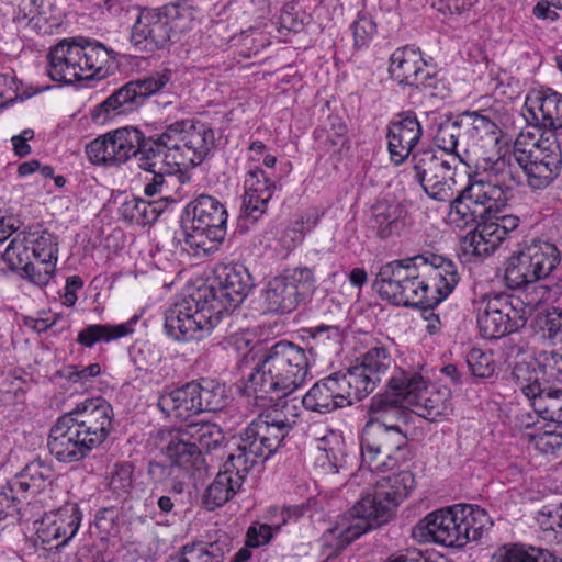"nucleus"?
Wrapping results in <instances>:
<instances>
[{
  "instance_id": "nucleus-1",
  "label": "nucleus",
  "mask_w": 562,
  "mask_h": 562,
  "mask_svg": "<svg viewBox=\"0 0 562 562\" xmlns=\"http://www.w3.org/2000/svg\"><path fill=\"white\" fill-rule=\"evenodd\" d=\"M458 282L454 262L427 254L383 265L374 288L383 300L394 305L431 308L445 300Z\"/></svg>"
},
{
  "instance_id": "nucleus-2",
  "label": "nucleus",
  "mask_w": 562,
  "mask_h": 562,
  "mask_svg": "<svg viewBox=\"0 0 562 562\" xmlns=\"http://www.w3.org/2000/svg\"><path fill=\"white\" fill-rule=\"evenodd\" d=\"M521 139L518 135L510 153L482 159L479 166L482 172L469 176V183L450 204L449 215L453 222L468 225L498 213L506 205L509 192L522 180L519 166Z\"/></svg>"
},
{
  "instance_id": "nucleus-3",
  "label": "nucleus",
  "mask_w": 562,
  "mask_h": 562,
  "mask_svg": "<svg viewBox=\"0 0 562 562\" xmlns=\"http://www.w3.org/2000/svg\"><path fill=\"white\" fill-rule=\"evenodd\" d=\"M414 487V474L405 469L378 480L372 492L363 495L335 527L324 533L323 547L331 550L328 557L336 555L360 536L387 522Z\"/></svg>"
},
{
  "instance_id": "nucleus-4",
  "label": "nucleus",
  "mask_w": 562,
  "mask_h": 562,
  "mask_svg": "<svg viewBox=\"0 0 562 562\" xmlns=\"http://www.w3.org/2000/svg\"><path fill=\"white\" fill-rule=\"evenodd\" d=\"M414 487V474L405 469L378 480L372 492L363 495L335 527L324 533L323 547L331 550L328 557L336 555L360 536L387 522Z\"/></svg>"
},
{
  "instance_id": "nucleus-5",
  "label": "nucleus",
  "mask_w": 562,
  "mask_h": 562,
  "mask_svg": "<svg viewBox=\"0 0 562 562\" xmlns=\"http://www.w3.org/2000/svg\"><path fill=\"white\" fill-rule=\"evenodd\" d=\"M137 151L138 167L144 171H156L167 167V172H180L184 182L188 176L183 169L201 165L215 145L213 130L204 122L181 120L166 126L162 133L145 136Z\"/></svg>"
},
{
  "instance_id": "nucleus-6",
  "label": "nucleus",
  "mask_w": 562,
  "mask_h": 562,
  "mask_svg": "<svg viewBox=\"0 0 562 562\" xmlns=\"http://www.w3.org/2000/svg\"><path fill=\"white\" fill-rule=\"evenodd\" d=\"M113 408L103 397H91L63 414L49 430L47 447L59 461L72 463L101 446L113 429Z\"/></svg>"
},
{
  "instance_id": "nucleus-7",
  "label": "nucleus",
  "mask_w": 562,
  "mask_h": 562,
  "mask_svg": "<svg viewBox=\"0 0 562 562\" xmlns=\"http://www.w3.org/2000/svg\"><path fill=\"white\" fill-rule=\"evenodd\" d=\"M313 362L312 349L280 340L266 350L248 375L243 394L259 404L273 396L288 397L306 382Z\"/></svg>"
},
{
  "instance_id": "nucleus-8",
  "label": "nucleus",
  "mask_w": 562,
  "mask_h": 562,
  "mask_svg": "<svg viewBox=\"0 0 562 562\" xmlns=\"http://www.w3.org/2000/svg\"><path fill=\"white\" fill-rule=\"evenodd\" d=\"M113 50L83 36L60 40L47 54V74L56 82L71 85L103 79L113 61Z\"/></svg>"
},
{
  "instance_id": "nucleus-9",
  "label": "nucleus",
  "mask_w": 562,
  "mask_h": 562,
  "mask_svg": "<svg viewBox=\"0 0 562 562\" xmlns=\"http://www.w3.org/2000/svg\"><path fill=\"white\" fill-rule=\"evenodd\" d=\"M487 522V514L480 506L456 504L427 514L413 528L412 536L420 542L463 548L481 538Z\"/></svg>"
},
{
  "instance_id": "nucleus-10",
  "label": "nucleus",
  "mask_w": 562,
  "mask_h": 562,
  "mask_svg": "<svg viewBox=\"0 0 562 562\" xmlns=\"http://www.w3.org/2000/svg\"><path fill=\"white\" fill-rule=\"evenodd\" d=\"M189 220L183 224V249L191 256L214 254L226 237L227 211L214 196L201 194L186 207Z\"/></svg>"
},
{
  "instance_id": "nucleus-11",
  "label": "nucleus",
  "mask_w": 562,
  "mask_h": 562,
  "mask_svg": "<svg viewBox=\"0 0 562 562\" xmlns=\"http://www.w3.org/2000/svg\"><path fill=\"white\" fill-rule=\"evenodd\" d=\"M414 179L424 192L438 202H451L462 189L458 188V169L464 164L459 154L440 151L432 147L418 148L409 158Z\"/></svg>"
},
{
  "instance_id": "nucleus-12",
  "label": "nucleus",
  "mask_w": 562,
  "mask_h": 562,
  "mask_svg": "<svg viewBox=\"0 0 562 562\" xmlns=\"http://www.w3.org/2000/svg\"><path fill=\"white\" fill-rule=\"evenodd\" d=\"M519 166L527 186L532 191L547 189L560 175L562 153L553 132L543 133L539 138L530 132L520 133Z\"/></svg>"
},
{
  "instance_id": "nucleus-13",
  "label": "nucleus",
  "mask_w": 562,
  "mask_h": 562,
  "mask_svg": "<svg viewBox=\"0 0 562 562\" xmlns=\"http://www.w3.org/2000/svg\"><path fill=\"white\" fill-rule=\"evenodd\" d=\"M199 290L175 303L165 313L166 334L177 341L200 340L209 336L222 315Z\"/></svg>"
},
{
  "instance_id": "nucleus-14",
  "label": "nucleus",
  "mask_w": 562,
  "mask_h": 562,
  "mask_svg": "<svg viewBox=\"0 0 562 562\" xmlns=\"http://www.w3.org/2000/svg\"><path fill=\"white\" fill-rule=\"evenodd\" d=\"M474 304L479 330L486 339H497L517 331L528 319L524 303L507 293H487Z\"/></svg>"
},
{
  "instance_id": "nucleus-15",
  "label": "nucleus",
  "mask_w": 562,
  "mask_h": 562,
  "mask_svg": "<svg viewBox=\"0 0 562 562\" xmlns=\"http://www.w3.org/2000/svg\"><path fill=\"white\" fill-rule=\"evenodd\" d=\"M169 81V70L157 71L145 78L131 80L95 105L91 110V120L95 124H104L116 116L133 113L149 97L161 91Z\"/></svg>"
},
{
  "instance_id": "nucleus-16",
  "label": "nucleus",
  "mask_w": 562,
  "mask_h": 562,
  "mask_svg": "<svg viewBox=\"0 0 562 562\" xmlns=\"http://www.w3.org/2000/svg\"><path fill=\"white\" fill-rule=\"evenodd\" d=\"M183 13L178 5L142 10L131 30V43L139 50L164 48L173 36L184 31Z\"/></svg>"
},
{
  "instance_id": "nucleus-17",
  "label": "nucleus",
  "mask_w": 562,
  "mask_h": 562,
  "mask_svg": "<svg viewBox=\"0 0 562 562\" xmlns=\"http://www.w3.org/2000/svg\"><path fill=\"white\" fill-rule=\"evenodd\" d=\"M561 255L554 244L533 240L509 257L505 281L510 289H519L544 279L560 263Z\"/></svg>"
},
{
  "instance_id": "nucleus-18",
  "label": "nucleus",
  "mask_w": 562,
  "mask_h": 562,
  "mask_svg": "<svg viewBox=\"0 0 562 562\" xmlns=\"http://www.w3.org/2000/svg\"><path fill=\"white\" fill-rule=\"evenodd\" d=\"M390 385L397 390H406L404 400L416 415L435 422L452 413L451 396L448 389L430 386L422 374L400 371L390 379Z\"/></svg>"
},
{
  "instance_id": "nucleus-19",
  "label": "nucleus",
  "mask_w": 562,
  "mask_h": 562,
  "mask_svg": "<svg viewBox=\"0 0 562 562\" xmlns=\"http://www.w3.org/2000/svg\"><path fill=\"white\" fill-rule=\"evenodd\" d=\"M286 436L274 425L268 423L262 414L240 434L239 441L231 452L244 469H254L258 463L273 456Z\"/></svg>"
},
{
  "instance_id": "nucleus-20",
  "label": "nucleus",
  "mask_w": 562,
  "mask_h": 562,
  "mask_svg": "<svg viewBox=\"0 0 562 562\" xmlns=\"http://www.w3.org/2000/svg\"><path fill=\"white\" fill-rule=\"evenodd\" d=\"M53 469L43 460H33L16 473L0 491V521L20 513L21 504L36 495L53 481Z\"/></svg>"
},
{
  "instance_id": "nucleus-21",
  "label": "nucleus",
  "mask_w": 562,
  "mask_h": 562,
  "mask_svg": "<svg viewBox=\"0 0 562 562\" xmlns=\"http://www.w3.org/2000/svg\"><path fill=\"white\" fill-rule=\"evenodd\" d=\"M252 286V278L245 266L222 265L215 269L214 284L201 291L223 316L238 307Z\"/></svg>"
},
{
  "instance_id": "nucleus-22",
  "label": "nucleus",
  "mask_w": 562,
  "mask_h": 562,
  "mask_svg": "<svg viewBox=\"0 0 562 562\" xmlns=\"http://www.w3.org/2000/svg\"><path fill=\"white\" fill-rule=\"evenodd\" d=\"M516 386L529 400L533 411L543 419L562 425V390L542 386L539 373L527 364L513 370Z\"/></svg>"
},
{
  "instance_id": "nucleus-23",
  "label": "nucleus",
  "mask_w": 562,
  "mask_h": 562,
  "mask_svg": "<svg viewBox=\"0 0 562 562\" xmlns=\"http://www.w3.org/2000/svg\"><path fill=\"white\" fill-rule=\"evenodd\" d=\"M389 72L400 86L435 88V75L428 69L418 47L406 45L396 48L390 57Z\"/></svg>"
},
{
  "instance_id": "nucleus-24",
  "label": "nucleus",
  "mask_w": 562,
  "mask_h": 562,
  "mask_svg": "<svg viewBox=\"0 0 562 562\" xmlns=\"http://www.w3.org/2000/svg\"><path fill=\"white\" fill-rule=\"evenodd\" d=\"M520 218L516 215H502L479 223L468 237L471 251L480 257L490 256L513 233L517 231Z\"/></svg>"
},
{
  "instance_id": "nucleus-25",
  "label": "nucleus",
  "mask_w": 562,
  "mask_h": 562,
  "mask_svg": "<svg viewBox=\"0 0 562 562\" xmlns=\"http://www.w3.org/2000/svg\"><path fill=\"white\" fill-rule=\"evenodd\" d=\"M422 135V124L413 112L398 114L387 126V149L391 161L395 166H401L412 157Z\"/></svg>"
},
{
  "instance_id": "nucleus-26",
  "label": "nucleus",
  "mask_w": 562,
  "mask_h": 562,
  "mask_svg": "<svg viewBox=\"0 0 562 562\" xmlns=\"http://www.w3.org/2000/svg\"><path fill=\"white\" fill-rule=\"evenodd\" d=\"M525 116L529 123L562 130V94L550 88L532 89L525 99Z\"/></svg>"
},
{
  "instance_id": "nucleus-27",
  "label": "nucleus",
  "mask_w": 562,
  "mask_h": 562,
  "mask_svg": "<svg viewBox=\"0 0 562 562\" xmlns=\"http://www.w3.org/2000/svg\"><path fill=\"white\" fill-rule=\"evenodd\" d=\"M252 469H244L229 452L222 470L209 485L204 494V504L209 509H214L227 503L241 488L247 474Z\"/></svg>"
},
{
  "instance_id": "nucleus-28",
  "label": "nucleus",
  "mask_w": 562,
  "mask_h": 562,
  "mask_svg": "<svg viewBox=\"0 0 562 562\" xmlns=\"http://www.w3.org/2000/svg\"><path fill=\"white\" fill-rule=\"evenodd\" d=\"M82 515L77 504L67 503L55 512L46 514L37 528L42 542L61 541L56 548L66 546L78 532Z\"/></svg>"
},
{
  "instance_id": "nucleus-29",
  "label": "nucleus",
  "mask_w": 562,
  "mask_h": 562,
  "mask_svg": "<svg viewBox=\"0 0 562 562\" xmlns=\"http://www.w3.org/2000/svg\"><path fill=\"white\" fill-rule=\"evenodd\" d=\"M391 393L378 394L372 397L369 413L370 423L366 426H397L407 425L409 413L406 411L411 407L404 400V393L406 390H397L387 383Z\"/></svg>"
},
{
  "instance_id": "nucleus-30",
  "label": "nucleus",
  "mask_w": 562,
  "mask_h": 562,
  "mask_svg": "<svg viewBox=\"0 0 562 562\" xmlns=\"http://www.w3.org/2000/svg\"><path fill=\"white\" fill-rule=\"evenodd\" d=\"M370 225L381 239L400 236L408 225L407 210L396 201H378L371 207Z\"/></svg>"
},
{
  "instance_id": "nucleus-31",
  "label": "nucleus",
  "mask_w": 562,
  "mask_h": 562,
  "mask_svg": "<svg viewBox=\"0 0 562 562\" xmlns=\"http://www.w3.org/2000/svg\"><path fill=\"white\" fill-rule=\"evenodd\" d=\"M301 403L305 409L321 414L348 406L334 373L317 381L302 397Z\"/></svg>"
},
{
  "instance_id": "nucleus-32",
  "label": "nucleus",
  "mask_w": 562,
  "mask_h": 562,
  "mask_svg": "<svg viewBox=\"0 0 562 562\" xmlns=\"http://www.w3.org/2000/svg\"><path fill=\"white\" fill-rule=\"evenodd\" d=\"M157 406L167 417L176 419H187L191 415L200 414L196 407L194 381L161 393Z\"/></svg>"
},
{
  "instance_id": "nucleus-33",
  "label": "nucleus",
  "mask_w": 562,
  "mask_h": 562,
  "mask_svg": "<svg viewBox=\"0 0 562 562\" xmlns=\"http://www.w3.org/2000/svg\"><path fill=\"white\" fill-rule=\"evenodd\" d=\"M138 321L139 315L135 314L121 324H91L78 333L76 341L86 348H92L97 344H110L132 335Z\"/></svg>"
},
{
  "instance_id": "nucleus-34",
  "label": "nucleus",
  "mask_w": 562,
  "mask_h": 562,
  "mask_svg": "<svg viewBox=\"0 0 562 562\" xmlns=\"http://www.w3.org/2000/svg\"><path fill=\"white\" fill-rule=\"evenodd\" d=\"M249 403L262 408L260 414L278 427L285 436L290 434L293 427L299 423L301 417V407L295 400H288L286 397L273 396L267 404L255 403L252 398H248Z\"/></svg>"
},
{
  "instance_id": "nucleus-35",
  "label": "nucleus",
  "mask_w": 562,
  "mask_h": 562,
  "mask_svg": "<svg viewBox=\"0 0 562 562\" xmlns=\"http://www.w3.org/2000/svg\"><path fill=\"white\" fill-rule=\"evenodd\" d=\"M334 375L348 406L367 397L379 384L378 379L372 378L360 364L352 366L345 372H335Z\"/></svg>"
},
{
  "instance_id": "nucleus-36",
  "label": "nucleus",
  "mask_w": 562,
  "mask_h": 562,
  "mask_svg": "<svg viewBox=\"0 0 562 562\" xmlns=\"http://www.w3.org/2000/svg\"><path fill=\"white\" fill-rule=\"evenodd\" d=\"M231 550L232 539L226 533H222L213 542L183 546L181 554L168 562H224L225 555Z\"/></svg>"
},
{
  "instance_id": "nucleus-37",
  "label": "nucleus",
  "mask_w": 562,
  "mask_h": 562,
  "mask_svg": "<svg viewBox=\"0 0 562 562\" xmlns=\"http://www.w3.org/2000/svg\"><path fill=\"white\" fill-rule=\"evenodd\" d=\"M459 126L462 127L463 136L473 145L484 143L482 144L484 146L498 143L501 130L488 116L479 112L465 111L459 114Z\"/></svg>"
},
{
  "instance_id": "nucleus-38",
  "label": "nucleus",
  "mask_w": 562,
  "mask_h": 562,
  "mask_svg": "<svg viewBox=\"0 0 562 562\" xmlns=\"http://www.w3.org/2000/svg\"><path fill=\"white\" fill-rule=\"evenodd\" d=\"M165 454L170 463L189 473L200 469L203 460L200 450L190 439H184L183 431L178 429L165 448Z\"/></svg>"
},
{
  "instance_id": "nucleus-39",
  "label": "nucleus",
  "mask_w": 562,
  "mask_h": 562,
  "mask_svg": "<svg viewBox=\"0 0 562 562\" xmlns=\"http://www.w3.org/2000/svg\"><path fill=\"white\" fill-rule=\"evenodd\" d=\"M292 288L279 276L272 278L262 291L261 300L267 313H290L299 301L292 294Z\"/></svg>"
},
{
  "instance_id": "nucleus-40",
  "label": "nucleus",
  "mask_w": 562,
  "mask_h": 562,
  "mask_svg": "<svg viewBox=\"0 0 562 562\" xmlns=\"http://www.w3.org/2000/svg\"><path fill=\"white\" fill-rule=\"evenodd\" d=\"M87 156L93 165L120 166L125 164L124 151L112 131L91 140L86 147Z\"/></svg>"
},
{
  "instance_id": "nucleus-41",
  "label": "nucleus",
  "mask_w": 562,
  "mask_h": 562,
  "mask_svg": "<svg viewBox=\"0 0 562 562\" xmlns=\"http://www.w3.org/2000/svg\"><path fill=\"white\" fill-rule=\"evenodd\" d=\"M184 439H190L200 450L211 451L217 448L224 440V434L218 425L210 422H195L180 428Z\"/></svg>"
},
{
  "instance_id": "nucleus-42",
  "label": "nucleus",
  "mask_w": 562,
  "mask_h": 562,
  "mask_svg": "<svg viewBox=\"0 0 562 562\" xmlns=\"http://www.w3.org/2000/svg\"><path fill=\"white\" fill-rule=\"evenodd\" d=\"M137 482L135 476V467L133 463L124 461L113 465L108 488L111 496L117 501H127L133 497Z\"/></svg>"
},
{
  "instance_id": "nucleus-43",
  "label": "nucleus",
  "mask_w": 562,
  "mask_h": 562,
  "mask_svg": "<svg viewBox=\"0 0 562 562\" xmlns=\"http://www.w3.org/2000/svg\"><path fill=\"white\" fill-rule=\"evenodd\" d=\"M376 440H381L380 437L373 436L371 429L366 426L362 432L360 449H361V464L356 474L348 482V486H355L360 484V479L363 477L367 473H372L374 471H383L381 463L374 464V461L382 452V448L378 443Z\"/></svg>"
},
{
  "instance_id": "nucleus-44",
  "label": "nucleus",
  "mask_w": 562,
  "mask_h": 562,
  "mask_svg": "<svg viewBox=\"0 0 562 562\" xmlns=\"http://www.w3.org/2000/svg\"><path fill=\"white\" fill-rule=\"evenodd\" d=\"M199 413L218 412L228 404L225 386L214 380L194 381Z\"/></svg>"
},
{
  "instance_id": "nucleus-45",
  "label": "nucleus",
  "mask_w": 562,
  "mask_h": 562,
  "mask_svg": "<svg viewBox=\"0 0 562 562\" xmlns=\"http://www.w3.org/2000/svg\"><path fill=\"white\" fill-rule=\"evenodd\" d=\"M316 448L324 452L328 469L333 473H338L346 467V445L341 434L326 429L324 435L316 438Z\"/></svg>"
},
{
  "instance_id": "nucleus-46",
  "label": "nucleus",
  "mask_w": 562,
  "mask_h": 562,
  "mask_svg": "<svg viewBox=\"0 0 562 562\" xmlns=\"http://www.w3.org/2000/svg\"><path fill=\"white\" fill-rule=\"evenodd\" d=\"M280 277L292 288V294L300 302L313 294L316 289L314 270L307 267H296L284 270Z\"/></svg>"
},
{
  "instance_id": "nucleus-47",
  "label": "nucleus",
  "mask_w": 562,
  "mask_h": 562,
  "mask_svg": "<svg viewBox=\"0 0 562 562\" xmlns=\"http://www.w3.org/2000/svg\"><path fill=\"white\" fill-rule=\"evenodd\" d=\"M30 237L31 255L34 260H45V262L58 261V244L56 237L47 231L26 228Z\"/></svg>"
},
{
  "instance_id": "nucleus-48",
  "label": "nucleus",
  "mask_w": 562,
  "mask_h": 562,
  "mask_svg": "<svg viewBox=\"0 0 562 562\" xmlns=\"http://www.w3.org/2000/svg\"><path fill=\"white\" fill-rule=\"evenodd\" d=\"M26 228L18 232L1 257L11 270L23 269L32 259Z\"/></svg>"
},
{
  "instance_id": "nucleus-49",
  "label": "nucleus",
  "mask_w": 562,
  "mask_h": 562,
  "mask_svg": "<svg viewBox=\"0 0 562 562\" xmlns=\"http://www.w3.org/2000/svg\"><path fill=\"white\" fill-rule=\"evenodd\" d=\"M359 364L380 383L382 376L394 364V359L387 347L376 345L362 355Z\"/></svg>"
},
{
  "instance_id": "nucleus-50",
  "label": "nucleus",
  "mask_w": 562,
  "mask_h": 562,
  "mask_svg": "<svg viewBox=\"0 0 562 562\" xmlns=\"http://www.w3.org/2000/svg\"><path fill=\"white\" fill-rule=\"evenodd\" d=\"M499 562H562V559L542 548L513 544L505 548Z\"/></svg>"
},
{
  "instance_id": "nucleus-51",
  "label": "nucleus",
  "mask_w": 562,
  "mask_h": 562,
  "mask_svg": "<svg viewBox=\"0 0 562 562\" xmlns=\"http://www.w3.org/2000/svg\"><path fill=\"white\" fill-rule=\"evenodd\" d=\"M461 136L463 134L462 127L459 126V115L456 119H447L437 125L434 133V148L445 153L458 154L457 146Z\"/></svg>"
},
{
  "instance_id": "nucleus-52",
  "label": "nucleus",
  "mask_w": 562,
  "mask_h": 562,
  "mask_svg": "<svg viewBox=\"0 0 562 562\" xmlns=\"http://www.w3.org/2000/svg\"><path fill=\"white\" fill-rule=\"evenodd\" d=\"M467 364L473 378L490 379L494 375L496 363L493 352L472 348L467 355Z\"/></svg>"
},
{
  "instance_id": "nucleus-53",
  "label": "nucleus",
  "mask_w": 562,
  "mask_h": 562,
  "mask_svg": "<svg viewBox=\"0 0 562 562\" xmlns=\"http://www.w3.org/2000/svg\"><path fill=\"white\" fill-rule=\"evenodd\" d=\"M124 151L125 161L137 156L139 144L144 140V132L135 126H124L112 131Z\"/></svg>"
},
{
  "instance_id": "nucleus-54",
  "label": "nucleus",
  "mask_w": 562,
  "mask_h": 562,
  "mask_svg": "<svg viewBox=\"0 0 562 562\" xmlns=\"http://www.w3.org/2000/svg\"><path fill=\"white\" fill-rule=\"evenodd\" d=\"M23 276L37 286L48 284L56 271L54 261L31 260L23 269Z\"/></svg>"
},
{
  "instance_id": "nucleus-55",
  "label": "nucleus",
  "mask_w": 562,
  "mask_h": 562,
  "mask_svg": "<svg viewBox=\"0 0 562 562\" xmlns=\"http://www.w3.org/2000/svg\"><path fill=\"white\" fill-rule=\"evenodd\" d=\"M272 195H262L245 190L243 195L241 211L246 218L252 222L258 221L267 211V205Z\"/></svg>"
},
{
  "instance_id": "nucleus-56",
  "label": "nucleus",
  "mask_w": 562,
  "mask_h": 562,
  "mask_svg": "<svg viewBox=\"0 0 562 562\" xmlns=\"http://www.w3.org/2000/svg\"><path fill=\"white\" fill-rule=\"evenodd\" d=\"M373 436H378L381 440H376L382 450L392 451L397 446L406 443V434L402 427L397 426H368Z\"/></svg>"
},
{
  "instance_id": "nucleus-57",
  "label": "nucleus",
  "mask_w": 562,
  "mask_h": 562,
  "mask_svg": "<svg viewBox=\"0 0 562 562\" xmlns=\"http://www.w3.org/2000/svg\"><path fill=\"white\" fill-rule=\"evenodd\" d=\"M244 184L245 190L262 193V195H273L276 190V182L259 167L251 168L247 171Z\"/></svg>"
},
{
  "instance_id": "nucleus-58",
  "label": "nucleus",
  "mask_w": 562,
  "mask_h": 562,
  "mask_svg": "<svg viewBox=\"0 0 562 562\" xmlns=\"http://www.w3.org/2000/svg\"><path fill=\"white\" fill-rule=\"evenodd\" d=\"M530 445L541 453H553L562 447V434L554 430L528 432Z\"/></svg>"
},
{
  "instance_id": "nucleus-59",
  "label": "nucleus",
  "mask_w": 562,
  "mask_h": 562,
  "mask_svg": "<svg viewBox=\"0 0 562 562\" xmlns=\"http://www.w3.org/2000/svg\"><path fill=\"white\" fill-rule=\"evenodd\" d=\"M351 27L355 46L359 49L367 47L376 32L374 21L364 14H359Z\"/></svg>"
},
{
  "instance_id": "nucleus-60",
  "label": "nucleus",
  "mask_w": 562,
  "mask_h": 562,
  "mask_svg": "<svg viewBox=\"0 0 562 562\" xmlns=\"http://www.w3.org/2000/svg\"><path fill=\"white\" fill-rule=\"evenodd\" d=\"M318 223V215L315 213H306L295 220L290 227L286 228V235L294 233L290 236V241L293 245H299L303 241L306 233L316 227Z\"/></svg>"
},
{
  "instance_id": "nucleus-61",
  "label": "nucleus",
  "mask_w": 562,
  "mask_h": 562,
  "mask_svg": "<svg viewBox=\"0 0 562 562\" xmlns=\"http://www.w3.org/2000/svg\"><path fill=\"white\" fill-rule=\"evenodd\" d=\"M412 460L413 452L406 442L387 452L386 460L381 462V467L383 468V471L394 470L395 468H398L400 470H408Z\"/></svg>"
},
{
  "instance_id": "nucleus-62",
  "label": "nucleus",
  "mask_w": 562,
  "mask_h": 562,
  "mask_svg": "<svg viewBox=\"0 0 562 562\" xmlns=\"http://www.w3.org/2000/svg\"><path fill=\"white\" fill-rule=\"evenodd\" d=\"M274 532L268 524L255 522L247 529L246 544L251 548H259L268 544L274 537Z\"/></svg>"
},
{
  "instance_id": "nucleus-63",
  "label": "nucleus",
  "mask_w": 562,
  "mask_h": 562,
  "mask_svg": "<svg viewBox=\"0 0 562 562\" xmlns=\"http://www.w3.org/2000/svg\"><path fill=\"white\" fill-rule=\"evenodd\" d=\"M101 373V364L97 362L86 367L74 366L68 369L67 379L75 384L86 385Z\"/></svg>"
},
{
  "instance_id": "nucleus-64",
  "label": "nucleus",
  "mask_w": 562,
  "mask_h": 562,
  "mask_svg": "<svg viewBox=\"0 0 562 562\" xmlns=\"http://www.w3.org/2000/svg\"><path fill=\"white\" fill-rule=\"evenodd\" d=\"M543 328L548 338L558 339L562 344V310L553 307L548 311Z\"/></svg>"
}]
</instances>
